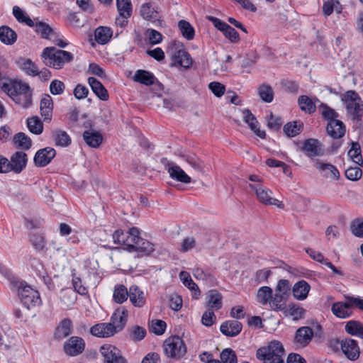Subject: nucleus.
<instances>
[{
  "label": "nucleus",
  "mask_w": 363,
  "mask_h": 363,
  "mask_svg": "<svg viewBox=\"0 0 363 363\" xmlns=\"http://www.w3.org/2000/svg\"><path fill=\"white\" fill-rule=\"evenodd\" d=\"M288 312L293 317L294 320H298L303 316L305 310L296 305H289Z\"/></svg>",
  "instance_id": "obj_64"
},
{
  "label": "nucleus",
  "mask_w": 363,
  "mask_h": 363,
  "mask_svg": "<svg viewBox=\"0 0 363 363\" xmlns=\"http://www.w3.org/2000/svg\"><path fill=\"white\" fill-rule=\"evenodd\" d=\"M128 332L130 339L135 342L142 340L146 335L145 329L138 325L133 326Z\"/></svg>",
  "instance_id": "obj_51"
},
{
  "label": "nucleus",
  "mask_w": 363,
  "mask_h": 363,
  "mask_svg": "<svg viewBox=\"0 0 363 363\" xmlns=\"http://www.w3.org/2000/svg\"><path fill=\"white\" fill-rule=\"evenodd\" d=\"M291 290L290 283L286 279H280L276 286L275 291L286 296Z\"/></svg>",
  "instance_id": "obj_63"
},
{
  "label": "nucleus",
  "mask_w": 363,
  "mask_h": 363,
  "mask_svg": "<svg viewBox=\"0 0 363 363\" xmlns=\"http://www.w3.org/2000/svg\"><path fill=\"white\" fill-rule=\"evenodd\" d=\"M65 89V84L57 79L52 80L50 84V91L54 95L62 94L64 92Z\"/></svg>",
  "instance_id": "obj_57"
},
{
  "label": "nucleus",
  "mask_w": 363,
  "mask_h": 363,
  "mask_svg": "<svg viewBox=\"0 0 363 363\" xmlns=\"http://www.w3.org/2000/svg\"><path fill=\"white\" fill-rule=\"evenodd\" d=\"M27 155L24 152L18 151L15 152L9 161L11 171L15 173H20L26 166Z\"/></svg>",
  "instance_id": "obj_16"
},
{
  "label": "nucleus",
  "mask_w": 363,
  "mask_h": 363,
  "mask_svg": "<svg viewBox=\"0 0 363 363\" xmlns=\"http://www.w3.org/2000/svg\"><path fill=\"white\" fill-rule=\"evenodd\" d=\"M362 172L359 167H350L345 170V177L352 181H357L362 177Z\"/></svg>",
  "instance_id": "obj_62"
},
{
  "label": "nucleus",
  "mask_w": 363,
  "mask_h": 363,
  "mask_svg": "<svg viewBox=\"0 0 363 363\" xmlns=\"http://www.w3.org/2000/svg\"><path fill=\"white\" fill-rule=\"evenodd\" d=\"M129 298L135 307H143L146 302L144 292L137 286H131L129 289Z\"/></svg>",
  "instance_id": "obj_27"
},
{
  "label": "nucleus",
  "mask_w": 363,
  "mask_h": 363,
  "mask_svg": "<svg viewBox=\"0 0 363 363\" xmlns=\"http://www.w3.org/2000/svg\"><path fill=\"white\" fill-rule=\"evenodd\" d=\"M140 15L147 21H151L155 26H162V21L158 12L152 7L151 3H145L140 7Z\"/></svg>",
  "instance_id": "obj_14"
},
{
  "label": "nucleus",
  "mask_w": 363,
  "mask_h": 363,
  "mask_svg": "<svg viewBox=\"0 0 363 363\" xmlns=\"http://www.w3.org/2000/svg\"><path fill=\"white\" fill-rule=\"evenodd\" d=\"M13 14L20 23H24L30 27H33V21L29 16H26L21 9L15 6L13 8Z\"/></svg>",
  "instance_id": "obj_50"
},
{
  "label": "nucleus",
  "mask_w": 363,
  "mask_h": 363,
  "mask_svg": "<svg viewBox=\"0 0 363 363\" xmlns=\"http://www.w3.org/2000/svg\"><path fill=\"white\" fill-rule=\"evenodd\" d=\"M28 130L34 134L39 135L43 132V125L38 117L35 116L27 119Z\"/></svg>",
  "instance_id": "obj_47"
},
{
  "label": "nucleus",
  "mask_w": 363,
  "mask_h": 363,
  "mask_svg": "<svg viewBox=\"0 0 363 363\" xmlns=\"http://www.w3.org/2000/svg\"><path fill=\"white\" fill-rule=\"evenodd\" d=\"M352 233L358 238H363V219H354L350 226Z\"/></svg>",
  "instance_id": "obj_55"
},
{
  "label": "nucleus",
  "mask_w": 363,
  "mask_h": 363,
  "mask_svg": "<svg viewBox=\"0 0 363 363\" xmlns=\"http://www.w3.org/2000/svg\"><path fill=\"white\" fill-rule=\"evenodd\" d=\"M347 113L354 121H360L363 114V104L360 97L354 91H347L342 98Z\"/></svg>",
  "instance_id": "obj_6"
},
{
  "label": "nucleus",
  "mask_w": 363,
  "mask_h": 363,
  "mask_svg": "<svg viewBox=\"0 0 363 363\" xmlns=\"http://www.w3.org/2000/svg\"><path fill=\"white\" fill-rule=\"evenodd\" d=\"M341 348L346 357L350 360H355L359 356V348L355 340L346 339L341 343Z\"/></svg>",
  "instance_id": "obj_20"
},
{
  "label": "nucleus",
  "mask_w": 363,
  "mask_h": 363,
  "mask_svg": "<svg viewBox=\"0 0 363 363\" xmlns=\"http://www.w3.org/2000/svg\"><path fill=\"white\" fill-rule=\"evenodd\" d=\"M178 27L184 38L190 40L194 38L195 31L193 26L186 21L181 20L178 23Z\"/></svg>",
  "instance_id": "obj_40"
},
{
  "label": "nucleus",
  "mask_w": 363,
  "mask_h": 363,
  "mask_svg": "<svg viewBox=\"0 0 363 363\" xmlns=\"http://www.w3.org/2000/svg\"><path fill=\"white\" fill-rule=\"evenodd\" d=\"M273 291L269 286H262L260 287L257 293V300L262 305H267L269 303L271 299V295Z\"/></svg>",
  "instance_id": "obj_44"
},
{
  "label": "nucleus",
  "mask_w": 363,
  "mask_h": 363,
  "mask_svg": "<svg viewBox=\"0 0 363 363\" xmlns=\"http://www.w3.org/2000/svg\"><path fill=\"white\" fill-rule=\"evenodd\" d=\"M311 286L307 281L305 280L298 281L292 288L293 296L297 300H304L307 298Z\"/></svg>",
  "instance_id": "obj_29"
},
{
  "label": "nucleus",
  "mask_w": 363,
  "mask_h": 363,
  "mask_svg": "<svg viewBox=\"0 0 363 363\" xmlns=\"http://www.w3.org/2000/svg\"><path fill=\"white\" fill-rule=\"evenodd\" d=\"M35 31L39 33L42 38H48L50 34L53 33L51 27L46 23L40 21L38 18L33 19Z\"/></svg>",
  "instance_id": "obj_38"
},
{
  "label": "nucleus",
  "mask_w": 363,
  "mask_h": 363,
  "mask_svg": "<svg viewBox=\"0 0 363 363\" xmlns=\"http://www.w3.org/2000/svg\"><path fill=\"white\" fill-rule=\"evenodd\" d=\"M257 358L262 363H284V349L279 341H272L268 345L257 350Z\"/></svg>",
  "instance_id": "obj_4"
},
{
  "label": "nucleus",
  "mask_w": 363,
  "mask_h": 363,
  "mask_svg": "<svg viewBox=\"0 0 363 363\" xmlns=\"http://www.w3.org/2000/svg\"><path fill=\"white\" fill-rule=\"evenodd\" d=\"M18 297L22 303L29 309L40 305L41 298L39 292L26 284L21 283L18 289Z\"/></svg>",
  "instance_id": "obj_7"
},
{
  "label": "nucleus",
  "mask_w": 363,
  "mask_h": 363,
  "mask_svg": "<svg viewBox=\"0 0 363 363\" xmlns=\"http://www.w3.org/2000/svg\"><path fill=\"white\" fill-rule=\"evenodd\" d=\"M345 329L347 333L363 339V325L360 322L350 320L346 323Z\"/></svg>",
  "instance_id": "obj_39"
},
{
  "label": "nucleus",
  "mask_w": 363,
  "mask_h": 363,
  "mask_svg": "<svg viewBox=\"0 0 363 363\" xmlns=\"http://www.w3.org/2000/svg\"><path fill=\"white\" fill-rule=\"evenodd\" d=\"M208 88L216 97H221L225 91V86L218 82H211Z\"/></svg>",
  "instance_id": "obj_56"
},
{
  "label": "nucleus",
  "mask_w": 363,
  "mask_h": 363,
  "mask_svg": "<svg viewBox=\"0 0 363 363\" xmlns=\"http://www.w3.org/2000/svg\"><path fill=\"white\" fill-rule=\"evenodd\" d=\"M345 298L346 302H336L332 306L331 311L337 318H347L352 313L349 296H346Z\"/></svg>",
  "instance_id": "obj_18"
},
{
  "label": "nucleus",
  "mask_w": 363,
  "mask_h": 363,
  "mask_svg": "<svg viewBox=\"0 0 363 363\" xmlns=\"http://www.w3.org/2000/svg\"><path fill=\"white\" fill-rule=\"evenodd\" d=\"M133 80L146 86H150L155 84L157 79L150 72L138 69L133 76Z\"/></svg>",
  "instance_id": "obj_32"
},
{
  "label": "nucleus",
  "mask_w": 363,
  "mask_h": 363,
  "mask_svg": "<svg viewBox=\"0 0 363 363\" xmlns=\"http://www.w3.org/2000/svg\"><path fill=\"white\" fill-rule=\"evenodd\" d=\"M170 67H181L185 69H189L193 60L189 53L185 49L174 50L171 53Z\"/></svg>",
  "instance_id": "obj_10"
},
{
  "label": "nucleus",
  "mask_w": 363,
  "mask_h": 363,
  "mask_svg": "<svg viewBox=\"0 0 363 363\" xmlns=\"http://www.w3.org/2000/svg\"><path fill=\"white\" fill-rule=\"evenodd\" d=\"M83 138L86 143L94 148L98 147L103 140V137L99 133L89 130L84 131Z\"/></svg>",
  "instance_id": "obj_36"
},
{
  "label": "nucleus",
  "mask_w": 363,
  "mask_h": 363,
  "mask_svg": "<svg viewBox=\"0 0 363 363\" xmlns=\"http://www.w3.org/2000/svg\"><path fill=\"white\" fill-rule=\"evenodd\" d=\"M315 167L325 177L331 179H338L340 173L337 169L330 163H324L320 160H317Z\"/></svg>",
  "instance_id": "obj_23"
},
{
  "label": "nucleus",
  "mask_w": 363,
  "mask_h": 363,
  "mask_svg": "<svg viewBox=\"0 0 363 363\" xmlns=\"http://www.w3.org/2000/svg\"><path fill=\"white\" fill-rule=\"evenodd\" d=\"M90 333L92 335L98 337H108L116 333L109 323H101L93 325L90 328Z\"/></svg>",
  "instance_id": "obj_17"
},
{
  "label": "nucleus",
  "mask_w": 363,
  "mask_h": 363,
  "mask_svg": "<svg viewBox=\"0 0 363 363\" xmlns=\"http://www.w3.org/2000/svg\"><path fill=\"white\" fill-rule=\"evenodd\" d=\"M40 114L44 121H50L52 116L53 101L49 94H44L40 103Z\"/></svg>",
  "instance_id": "obj_22"
},
{
  "label": "nucleus",
  "mask_w": 363,
  "mask_h": 363,
  "mask_svg": "<svg viewBox=\"0 0 363 363\" xmlns=\"http://www.w3.org/2000/svg\"><path fill=\"white\" fill-rule=\"evenodd\" d=\"M30 240L35 250L40 251L43 250L45 246L44 238L40 235L33 234L30 235Z\"/></svg>",
  "instance_id": "obj_59"
},
{
  "label": "nucleus",
  "mask_w": 363,
  "mask_h": 363,
  "mask_svg": "<svg viewBox=\"0 0 363 363\" xmlns=\"http://www.w3.org/2000/svg\"><path fill=\"white\" fill-rule=\"evenodd\" d=\"M55 144L61 147H67L71 143V138L64 130H56L54 133Z\"/></svg>",
  "instance_id": "obj_49"
},
{
  "label": "nucleus",
  "mask_w": 363,
  "mask_h": 363,
  "mask_svg": "<svg viewBox=\"0 0 363 363\" xmlns=\"http://www.w3.org/2000/svg\"><path fill=\"white\" fill-rule=\"evenodd\" d=\"M63 348L67 355L74 357L84 352L85 342L80 337L72 336L65 342Z\"/></svg>",
  "instance_id": "obj_12"
},
{
  "label": "nucleus",
  "mask_w": 363,
  "mask_h": 363,
  "mask_svg": "<svg viewBox=\"0 0 363 363\" xmlns=\"http://www.w3.org/2000/svg\"><path fill=\"white\" fill-rule=\"evenodd\" d=\"M169 307L172 310L178 311L182 306V298L179 295L177 294H172L169 296Z\"/></svg>",
  "instance_id": "obj_58"
},
{
  "label": "nucleus",
  "mask_w": 363,
  "mask_h": 363,
  "mask_svg": "<svg viewBox=\"0 0 363 363\" xmlns=\"http://www.w3.org/2000/svg\"><path fill=\"white\" fill-rule=\"evenodd\" d=\"M13 143L14 145L23 150H28L32 145L30 138L27 136L24 133H18L13 136Z\"/></svg>",
  "instance_id": "obj_37"
},
{
  "label": "nucleus",
  "mask_w": 363,
  "mask_h": 363,
  "mask_svg": "<svg viewBox=\"0 0 363 363\" xmlns=\"http://www.w3.org/2000/svg\"><path fill=\"white\" fill-rule=\"evenodd\" d=\"M302 150L310 157L323 155L321 145L316 139H307L303 143Z\"/></svg>",
  "instance_id": "obj_21"
},
{
  "label": "nucleus",
  "mask_w": 363,
  "mask_h": 363,
  "mask_svg": "<svg viewBox=\"0 0 363 363\" xmlns=\"http://www.w3.org/2000/svg\"><path fill=\"white\" fill-rule=\"evenodd\" d=\"M72 332V323L70 319L65 318L61 320L56 328L54 337L57 340H61L69 336Z\"/></svg>",
  "instance_id": "obj_25"
},
{
  "label": "nucleus",
  "mask_w": 363,
  "mask_h": 363,
  "mask_svg": "<svg viewBox=\"0 0 363 363\" xmlns=\"http://www.w3.org/2000/svg\"><path fill=\"white\" fill-rule=\"evenodd\" d=\"M56 152L52 147L39 150L35 155L34 162L37 167H45L55 157Z\"/></svg>",
  "instance_id": "obj_15"
},
{
  "label": "nucleus",
  "mask_w": 363,
  "mask_h": 363,
  "mask_svg": "<svg viewBox=\"0 0 363 363\" xmlns=\"http://www.w3.org/2000/svg\"><path fill=\"white\" fill-rule=\"evenodd\" d=\"M116 6L121 16L130 17L132 14V4L130 0H116Z\"/></svg>",
  "instance_id": "obj_46"
},
{
  "label": "nucleus",
  "mask_w": 363,
  "mask_h": 363,
  "mask_svg": "<svg viewBox=\"0 0 363 363\" xmlns=\"http://www.w3.org/2000/svg\"><path fill=\"white\" fill-rule=\"evenodd\" d=\"M113 32L111 29L106 26H99L94 32L96 41L101 45L107 43L112 37Z\"/></svg>",
  "instance_id": "obj_33"
},
{
  "label": "nucleus",
  "mask_w": 363,
  "mask_h": 363,
  "mask_svg": "<svg viewBox=\"0 0 363 363\" xmlns=\"http://www.w3.org/2000/svg\"><path fill=\"white\" fill-rule=\"evenodd\" d=\"M179 278L184 285L194 292L193 297L197 299L201 292L198 286L194 282L189 274L186 272H181L179 274Z\"/></svg>",
  "instance_id": "obj_35"
},
{
  "label": "nucleus",
  "mask_w": 363,
  "mask_h": 363,
  "mask_svg": "<svg viewBox=\"0 0 363 363\" xmlns=\"http://www.w3.org/2000/svg\"><path fill=\"white\" fill-rule=\"evenodd\" d=\"M41 57L46 66L56 69H61L65 64L72 62L74 59L71 52L57 49L55 47L45 48Z\"/></svg>",
  "instance_id": "obj_3"
},
{
  "label": "nucleus",
  "mask_w": 363,
  "mask_h": 363,
  "mask_svg": "<svg viewBox=\"0 0 363 363\" xmlns=\"http://www.w3.org/2000/svg\"><path fill=\"white\" fill-rule=\"evenodd\" d=\"M100 352L104 357V363H127L120 350L113 345H104L101 346Z\"/></svg>",
  "instance_id": "obj_11"
},
{
  "label": "nucleus",
  "mask_w": 363,
  "mask_h": 363,
  "mask_svg": "<svg viewBox=\"0 0 363 363\" xmlns=\"http://www.w3.org/2000/svg\"><path fill=\"white\" fill-rule=\"evenodd\" d=\"M167 166V172L172 179L184 184L191 182V177L179 166L173 163H169Z\"/></svg>",
  "instance_id": "obj_19"
},
{
  "label": "nucleus",
  "mask_w": 363,
  "mask_h": 363,
  "mask_svg": "<svg viewBox=\"0 0 363 363\" xmlns=\"http://www.w3.org/2000/svg\"><path fill=\"white\" fill-rule=\"evenodd\" d=\"M126 249L129 251H139L149 255L155 250L154 245L140 237V230L133 227L128 230Z\"/></svg>",
  "instance_id": "obj_5"
},
{
  "label": "nucleus",
  "mask_w": 363,
  "mask_h": 363,
  "mask_svg": "<svg viewBox=\"0 0 363 363\" xmlns=\"http://www.w3.org/2000/svg\"><path fill=\"white\" fill-rule=\"evenodd\" d=\"M221 362L223 363H237V356L235 352L230 349L227 348L223 350L220 355Z\"/></svg>",
  "instance_id": "obj_54"
},
{
  "label": "nucleus",
  "mask_w": 363,
  "mask_h": 363,
  "mask_svg": "<svg viewBox=\"0 0 363 363\" xmlns=\"http://www.w3.org/2000/svg\"><path fill=\"white\" fill-rule=\"evenodd\" d=\"M17 40V34L9 26L0 27V40L6 45H12Z\"/></svg>",
  "instance_id": "obj_34"
},
{
  "label": "nucleus",
  "mask_w": 363,
  "mask_h": 363,
  "mask_svg": "<svg viewBox=\"0 0 363 363\" xmlns=\"http://www.w3.org/2000/svg\"><path fill=\"white\" fill-rule=\"evenodd\" d=\"M21 67L27 74L33 77L35 76L38 69L35 64L30 59H23L21 60Z\"/></svg>",
  "instance_id": "obj_53"
},
{
  "label": "nucleus",
  "mask_w": 363,
  "mask_h": 363,
  "mask_svg": "<svg viewBox=\"0 0 363 363\" xmlns=\"http://www.w3.org/2000/svg\"><path fill=\"white\" fill-rule=\"evenodd\" d=\"M242 324L238 320H227L220 325V332L228 337L238 335L242 330Z\"/></svg>",
  "instance_id": "obj_24"
},
{
  "label": "nucleus",
  "mask_w": 363,
  "mask_h": 363,
  "mask_svg": "<svg viewBox=\"0 0 363 363\" xmlns=\"http://www.w3.org/2000/svg\"><path fill=\"white\" fill-rule=\"evenodd\" d=\"M88 83L93 92L102 101L108 99V94L104 86L96 78L90 77L88 78Z\"/></svg>",
  "instance_id": "obj_31"
},
{
  "label": "nucleus",
  "mask_w": 363,
  "mask_h": 363,
  "mask_svg": "<svg viewBox=\"0 0 363 363\" xmlns=\"http://www.w3.org/2000/svg\"><path fill=\"white\" fill-rule=\"evenodd\" d=\"M249 186L255 191L257 199L265 205L276 206L279 208H284V203L272 197V191L259 184H250Z\"/></svg>",
  "instance_id": "obj_9"
},
{
  "label": "nucleus",
  "mask_w": 363,
  "mask_h": 363,
  "mask_svg": "<svg viewBox=\"0 0 363 363\" xmlns=\"http://www.w3.org/2000/svg\"><path fill=\"white\" fill-rule=\"evenodd\" d=\"M313 336V330L307 326L298 328L295 335L296 343L299 346L305 347L311 340Z\"/></svg>",
  "instance_id": "obj_26"
},
{
  "label": "nucleus",
  "mask_w": 363,
  "mask_h": 363,
  "mask_svg": "<svg viewBox=\"0 0 363 363\" xmlns=\"http://www.w3.org/2000/svg\"><path fill=\"white\" fill-rule=\"evenodd\" d=\"M317 102L320 103L318 99H313L306 95L300 96L298 99V104L301 110L309 114L315 111Z\"/></svg>",
  "instance_id": "obj_28"
},
{
  "label": "nucleus",
  "mask_w": 363,
  "mask_h": 363,
  "mask_svg": "<svg viewBox=\"0 0 363 363\" xmlns=\"http://www.w3.org/2000/svg\"><path fill=\"white\" fill-rule=\"evenodd\" d=\"M303 128V123L300 121H293L284 126V132L288 137H294L300 133Z\"/></svg>",
  "instance_id": "obj_41"
},
{
  "label": "nucleus",
  "mask_w": 363,
  "mask_h": 363,
  "mask_svg": "<svg viewBox=\"0 0 363 363\" xmlns=\"http://www.w3.org/2000/svg\"><path fill=\"white\" fill-rule=\"evenodd\" d=\"M284 296L275 291L274 294L271 295V299L269 304L274 311H282L284 308Z\"/></svg>",
  "instance_id": "obj_45"
},
{
  "label": "nucleus",
  "mask_w": 363,
  "mask_h": 363,
  "mask_svg": "<svg viewBox=\"0 0 363 363\" xmlns=\"http://www.w3.org/2000/svg\"><path fill=\"white\" fill-rule=\"evenodd\" d=\"M223 33L233 43H236L240 40L238 33L229 25L227 26Z\"/></svg>",
  "instance_id": "obj_61"
},
{
  "label": "nucleus",
  "mask_w": 363,
  "mask_h": 363,
  "mask_svg": "<svg viewBox=\"0 0 363 363\" xmlns=\"http://www.w3.org/2000/svg\"><path fill=\"white\" fill-rule=\"evenodd\" d=\"M258 95L260 99L266 103H270L274 99V91L271 86L268 84H262L258 88Z\"/></svg>",
  "instance_id": "obj_43"
},
{
  "label": "nucleus",
  "mask_w": 363,
  "mask_h": 363,
  "mask_svg": "<svg viewBox=\"0 0 363 363\" xmlns=\"http://www.w3.org/2000/svg\"><path fill=\"white\" fill-rule=\"evenodd\" d=\"M61 301L66 306H72L77 299L74 291L67 289V290H62L60 295Z\"/></svg>",
  "instance_id": "obj_52"
},
{
  "label": "nucleus",
  "mask_w": 363,
  "mask_h": 363,
  "mask_svg": "<svg viewBox=\"0 0 363 363\" xmlns=\"http://www.w3.org/2000/svg\"><path fill=\"white\" fill-rule=\"evenodd\" d=\"M113 296L115 302L122 303L129 297V290L122 284L116 286Z\"/></svg>",
  "instance_id": "obj_42"
},
{
  "label": "nucleus",
  "mask_w": 363,
  "mask_h": 363,
  "mask_svg": "<svg viewBox=\"0 0 363 363\" xmlns=\"http://www.w3.org/2000/svg\"><path fill=\"white\" fill-rule=\"evenodd\" d=\"M128 316V311L124 307H118L113 313L110 324L112 325L116 333L121 331L125 326Z\"/></svg>",
  "instance_id": "obj_13"
},
{
  "label": "nucleus",
  "mask_w": 363,
  "mask_h": 363,
  "mask_svg": "<svg viewBox=\"0 0 363 363\" xmlns=\"http://www.w3.org/2000/svg\"><path fill=\"white\" fill-rule=\"evenodd\" d=\"M318 108L323 118L329 121L326 128L328 134L335 139L342 138L345 135V127L341 121L337 119L338 115L335 111L323 103H320Z\"/></svg>",
  "instance_id": "obj_2"
},
{
  "label": "nucleus",
  "mask_w": 363,
  "mask_h": 363,
  "mask_svg": "<svg viewBox=\"0 0 363 363\" xmlns=\"http://www.w3.org/2000/svg\"><path fill=\"white\" fill-rule=\"evenodd\" d=\"M206 306L210 309L219 310L222 308L223 296L217 290H210L206 294Z\"/></svg>",
  "instance_id": "obj_30"
},
{
  "label": "nucleus",
  "mask_w": 363,
  "mask_h": 363,
  "mask_svg": "<svg viewBox=\"0 0 363 363\" xmlns=\"http://www.w3.org/2000/svg\"><path fill=\"white\" fill-rule=\"evenodd\" d=\"M348 156L351 160L359 165L363 164V160L361 155L360 145L358 143H352V147L348 151Z\"/></svg>",
  "instance_id": "obj_48"
},
{
  "label": "nucleus",
  "mask_w": 363,
  "mask_h": 363,
  "mask_svg": "<svg viewBox=\"0 0 363 363\" xmlns=\"http://www.w3.org/2000/svg\"><path fill=\"white\" fill-rule=\"evenodd\" d=\"M166 329V323L161 320L152 321L150 330L156 335H162Z\"/></svg>",
  "instance_id": "obj_60"
},
{
  "label": "nucleus",
  "mask_w": 363,
  "mask_h": 363,
  "mask_svg": "<svg viewBox=\"0 0 363 363\" xmlns=\"http://www.w3.org/2000/svg\"><path fill=\"white\" fill-rule=\"evenodd\" d=\"M164 349L167 356L180 358L186 352V347L183 340L179 336H172L164 342Z\"/></svg>",
  "instance_id": "obj_8"
},
{
  "label": "nucleus",
  "mask_w": 363,
  "mask_h": 363,
  "mask_svg": "<svg viewBox=\"0 0 363 363\" xmlns=\"http://www.w3.org/2000/svg\"><path fill=\"white\" fill-rule=\"evenodd\" d=\"M1 89L17 104L23 108L31 105V92L28 84L18 81L9 80L3 83Z\"/></svg>",
  "instance_id": "obj_1"
}]
</instances>
